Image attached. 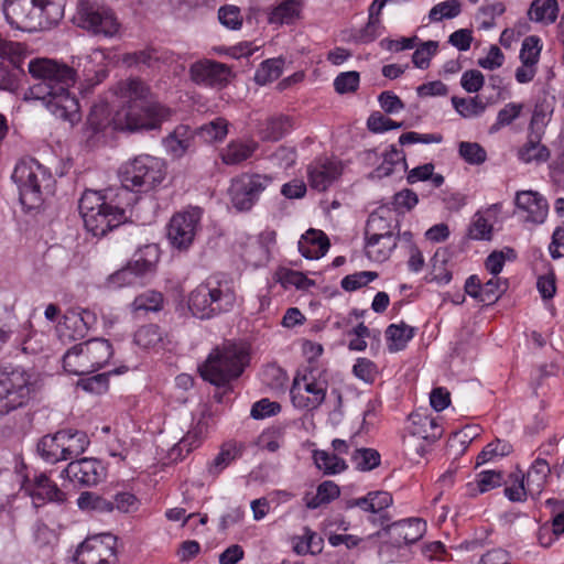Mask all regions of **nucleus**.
Returning <instances> with one entry per match:
<instances>
[{
	"instance_id": "4c0bfd02",
	"label": "nucleus",
	"mask_w": 564,
	"mask_h": 564,
	"mask_svg": "<svg viewBox=\"0 0 564 564\" xmlns=\"http://www.w3.org/2000/svg\"><path fill=\"white\" fill-rule=\"evenodd\" d=\"M414 336V328L406 325L405 323L401 324H391L386 329V337L388 340V348L390 351H399L405 348L409 340H411Z\"/></svg>"
},
{
	"instance_id": "f257e3e1",
	"label": "nucleus",
	"mask_w": 564,
	"mask_h": 564,
	"mask_svg": "<svg viewBox=\"0 0 564 564\" xmlns=\"http://www.w3.org/2000/svg\"><path fill=\"white\" fill-rule=\"evenodd\" d=\"M28 70L37 80L24 93V99L42 100L56 118L72 123L80 119L79 102L69 93L76 82V72L64 63L50 58L30 61Z\"/></svg>"
},
{
	"instance_id": "c03bdc74",
	"label": "nucleus",
	"mask_w": 564,
	"mask_h": 564,
	"mask_svg": "<svg viewBox=\"0 0 564 564\" xmlns=\"http://www.w3.org/2000/svg\"><path fill=\"white\" fill-rule=\"evenodd\" d=\"M0 58L1 62L8 61L14 68L22 67L25 58L24 46L19 42L3 39L0 35Z\"/></svg>"
},
{
	"instance_id": "cd10ccee",
	"label": "nucleus",
	"mask_w": 564,
	"mask_h": 564,
	"mask_svg": "<svg viewBox=\"0 0 564 564\" xmlns=\"http://www.w3.org/2000/svg\"><path fill=\"white\" fill-rule=\"evenodd\" d=\"M35 489L30 492L33 501H53L64 503L66 495L56 484H54L45 474H41L34 478Z\"/></svg>"
},
{
	"instance_id": "e2e57ef3",
	"label": "nucleus",
	"mask_w": 564,
	"mask_h": 564,
	"mask_svg": "<svg viewBox=\"0 0 564 564\" xmlns=\"http://www.w3.org/2000/svg\"><path fill=\"white\" fill-rule=\"evenodd\" d=\"M419 203L416 193L412 189L404 188L395 193L392 197V209L399 214L410 212Z\"/></svg>"
},
{
	"instance_id": "c9c22d12",
	"label": "nucleus",
	"mask_w": 564,
	"mask_h": 564,
	"mask_svg": "<svg viewBox=\"0 0 564 564\" xmlns=\"http://www.w3.org/2000/svg\"><path fill=\"white\" fill-rule=\"evenodd\" d=\"M258 148L254 141H232L221 153V159L225 164L235 165L249 159Z\"/></svg>"
},
{
	"instance_id": "39448f33",
	"label": "nucleus",
	"mask_w": 564,
	"mask_h": 564,
	"mask_svg": "<svg viewBox=\"0 0 564 564\" xmlns=\"http://www.w3.org/2000/svg\"><path fill=\"white\" fill-rule=\"evenodd\" d=\"M236 302L232 282L214 274L198 284L188 295V308L198 318L207 319L229 312Z\"/></svg>"
},
{
	"instance_id": "a878e982",
	"label": "nucleus",
	"mask_w": 564,
	"mask_h": 564,
	"mask_svg": "<svg viewBox=\"0 0 564 564\" xmlns=\"http://www.w3.org/2000/svg\"><path fill=\"white\" fill-rule=\"evenodd\" d=\"M113 128V115L111 116L109 104L100 101L94 104L86 121V132H89V138L104 132L107 128Z\"/></svg>"
},
{
	"instance_id": "a211bd4d",
	"label": "nucleus",
	"mask_w": 564,
	"mask_h": 564,
	"mask_svg": "<svg viewBox=\"0 0 564 564\" xmlns=\"http://www.w3.org/2000/svg\"><path fill=\"white\" fill-rule=\"evenodd\" d=\"M73 484L91 487L98 485L107 476L104 464L96 458H80L72 460L62 471Z\"/></svg>"
},
{
	"instance_id": "6e6d98bb",
	"label": "nucleus",
	"mask_w": 564,
	"mask_h": 564,
	"mask_svg": "<svg viewBox=\"0 0 564 564\" xmlns=\"http://www.w3.org/2000/svg\"><path fill=\"white\" fill-rule=\"evenodd\" d=\"M17 332V317L12 310L0 307V349Z\"/></svg>"
},
{
	"instance_id": "2eb2a0df",
	"label": "nucleus",
	"mask_w": 564,
	"mask_h": 564,
	"mask_svg": "<svg viewBox=\"0 0 564 564\" xmlns=\"http://www.w3.org/2000/svg\"><path fill=\"white\" fill-rule=\"evenodd\" d=\"M202 209L194 207L172 216L167 225V239L174 248L186 250L194 241Z\"/></svg>"
},
{
	"instance_id": "58836bf2",
	"label": "nucleus",
	"mask_w": 564,
	"mask_h": 564,
	"mask_svg": "<svg viewBox=\"0 0 564 564\" xmlns=\"http://www.w3.org/2000/svg\"><path fill=\"white\" fill-rule=\"evenodd\" d=\"M557 13V0H533L528 12L530 20L549 24L556 21Z\"/></svg>"
},
{
	"instance_id": "1a4fd4ad",
	"label": "nucleus",
	"mask_w": 564,
	"mask_h": 564,
	"mask_svg": "<svg viewBox=\"0 0 564 564\" xmlns=\"http://www.w3.org/2000/svg\"><path fill=\"white\" fill-rule=\"evenodd\" d=\"M113 355L111 343L91 338L70 347L63 356V368L76 376L90 375L104 368Z\"/></svg>"
},
{
	"instance_id": "4d7b16f0",
	"label": "nucleus",
	"mask_w": 564,
	"mask_h": 564,
	"mask_svg": "<svg viewBox=\"0 0 564 564\" xmlns=\"http://www.w3.org/2000/svg\"><path fill=\"white\" fill-rule=\"evenodd\" d=\"M377 278L378 273L375 271H360L343 278L340 281V286L347 292H352L362 286H366Z\"/></svg>"
},
{
	"instance_id": "ea45409f",
	"label": "nucleus",
	"mask_w": 564,
	"mask_h": 564,
	"mask_svg": "<svg viewBox=\"0 0 564 564\" xmlns=\"http://www.w3.org/2000/svg\"><path fill=\"white\" fill-rule=\"evenodd\" d=\"M167 55L164 52H160L154 47H148L138 52L127 53L123 56V62L129 65H145L148 67H154L159 63H165Z\"/></svg>"
},
{
	"instance_id": "7c9ffc66",
	"label": "nucleus",
	"mask_w": 564,
	"mask_h": 564,
	"mask_svg": "<svg viewBox=\"0 0 564 564\" xmlns=\"http://www.w3.org/2000/svg\"><path fill=\"white\" fill-rule=\"evenodd\" d=\"M63 436L61 432L54 435H45L37 443V452L40 456L50 464H55L59 460H67L66 453L63 452Z\"/></svg>"
},
{
	"instance_id": "5fc2aeb1",
	"label": "nucleus",
	"mask_w": 564,
	"mask_h": 564,
	"mask_svg": "<svg viewBox=\"0 0 564 564\" xmlns=\"http://www.w3.org/2000/svg\"><path fill=\"white\" fill-rule=\"evenodd\" d=\"M240 455V448L236 444H225L218 455L214 458L209 471L213 474H219L226 468L232 460Z\"/></svg>"
},
{
	"instance_id": "e433bc0d",
	"label": "nucleus",
	"mask_w": 564,
	"mask_h": 564,
	"mask_svg": "<svg viewBox=\"0 0 564 564\" xmlns=\"http://www.w3.org/2000/svg\"><path fill=\"white\" fill-rule=\"evenodd\" d=\"M192 139L188 127L181 124L164 139V147L173 156L181 158L189 149Z\"/></svg>"
},
{
	"instance_id": "9b49d317",
	"label": "nucleus",
	"mask_w": 564,
	"mask_h": 564,
	"mask_svg": "<svg viewBox=\"0 0 564 564\" xmlns=\"http://www.w3.org/2000/svg\"><path fill=\"white\" fill-rule=\"evenodd\" d=\"M78 209L85 228L95 237H104L126 223L107 208L98 191H85L79 199Z\"/></svg>"
},
{
	"instance_id": "603ef678",
	"label": "nucleus",
	"mask_w": 564,
	"mask_h": 564,
	"mask_svg": "<svg viewBox=\"0 0 564 564\" xmlns=\"http://www.w3.org/2000/svg\"><path fill=\"white\" fill-rule=\"evenodd\" d=\"M540 37L530 35L523 40L520 59L523 66L533 67L539 62L541 52Z\"/></svg>"
},
{
	"instance_id": "9d476101",
	"label": "nucleus",
	"mask_w": 564,
	"mask_h": 564,
	"mask_svg": "<svg viewBox=\"0 0 564 564\" xmlns=\"http://www.w3.org/2000/svg\"><path fill=\"white\" fill-rule=\"evenodd\" d=\"M166 176V164L162 159L141 154L129 160L119 170L120 182L137 193L156 188Z\"/></svg>"
},
{
	"instance_id": "f8f14e48",
	"label": "nucleus",
	"mask_w": 564,
	"mask_h": 564,
	"mask_svg": "<svg viewBox=\"0 0 564 564\" xmlns=\"http://www.w3.org/2000/svg\"><path fill=\"white\" fill-rule=\"evenodd\" d=\"M159 258L160 251L156 245L150 243L139 248L123 268L107 278L106 286L119 289L140 283L144 275L155 270Z\"/></svg>"
},
{
	"instance_id": "0eeeda50",
	"label": "nucleus",
	"mask_w": 564,
	"mask_h": 564,
	"mask_svg": "<svg viewBox=\"0 0 564 564\" xmlns=\"http://www.w3.org/2000/svg\"><path fill=\"white\" fill-rule=\"evenodd\" d=\"M395 232H399V220L393 219L392 209L380 206L373 210L365 228L366 256L375 262H384L397 247Z\"/></svg>"
},
{
	"instance_id": "4be33fe9",
	"label": "nucleus",
	"mask_w": 564,
	"mask_h": 564,
	"mask_svg": "<svg viewBox=\"0 0 564 564\" xmlns=\"http://www.w3.org/2000/svg\"><path fill=\"white\" fill-rule=\"evenodd\" d=\"M392 496L388 491H370L365 497L347 501L346 507L348 509L358 507L364 511L378 514L370 518V521L383 527L390 520L384 510L392 505Z\"/></svg>"
},
{
	"instance_id": "412c9836",
	"label": "nucleus",
	"mask_w": 564,
	"mask_h": 564,
	"mask_svg": "<svg viewBox=\"0 0 564 564\" xmlns=\"http://www.w3.org/2000/svg\"><path fill=\"white\" fill-rule=\"evenodd\" d=\"M340 162L328 158H319L307 167L308 183L313 189L326 191L340 175Z\"/></svg>"
},
{
	"instance_id": "b1692460",
	"label": "nucleus",
	"mask_w": 564,
	"mask_h": 564,
	"mask_svg": "<svg viewBox=\"0 0 564 564\" xmlns=\"http://www.w3.org/2000/svg\"><path fill=\"white\" fill-rule=\"evenodd\" d=\"M99 193L101 194V202H105L107 208L116 214L118 219L127 221L126 210L135 200L134 193L137 192L121 184L119 187L107 188Z\"/></svg>"
},
{
	"instance_id": "6ab92c4d",
	"label": "nucleus",
	"mask_w": 564,
	"mask_h": 564,
	"mask_svg": "<svg viewBox=\"0 0 564 564\" xmlns=\"http://www.w3.org/2000/svg\"><path fill=\"white\" fill-rule=\"evenodd\" d=\"M302 380L304 381V390L311 394V397L303 398L297 397L295 394V390L300 386L299 379L295 378L291 393L292 399L294 402H297L296 404L299 406L314 410L317 409L324 401L326 397V391L328 387V382L325 378L322 377V373L318 375V377L315 376V370L312 367H308L305 369V373L303 375Z\"/></svg>"
},
{
	"instance_id": "338daca9",
	"label": "nucleus",
	"mask_w": 564,
	"mask_h": 564,
	"mask_svg": "<svg viewBox=\"0 0 564 564\" xmlns=\"http://www.w3.org/2000/svg\"><path fill=\"white\" fill-rule=\"evenodd\" d=\"M437 47L438 42L436 41L423 42L412 55L414 66L421 69L427 68L430 66L431 57L436 53Z\"/></svg>"
},
{
	"instance_id": "ddd939ff",
	"label": "nucleus",
	"mask_w": 564,
	"mask_h": 564,
	"mask_svg": "<svg viewBox=\"0 0 564 564\" xmlns=\"http://www.w3.org/2000/svg\"><path fill=\"white\" fill-rule=\"evenodd\" d=\"M78 25L94 35L115 36L120 28L115 13L109 8L99 7L88 1H79L77 7Z\"/></svg>"
},
{
	"instance_id": "4468645a",
	"label": "nucleus",
	"mask_w": 564,
	"mask_h": 564,
	"mask_svg": "<svg viewBox=\"0 0 564 564\" xmlns=\"http://www.w3.org/2000/svg\"><path fill=\"white\" fill-rule=\"evenodd\" d=\"M271 182L270 176L261 174H242L234 178L229 187L232 206L239 212L250 210Z\"/></svg>"
},
{
	"instance_id": "680f3d73",
	"label": "nucleus",
	"mask_w": 564,
	"mask_h": 564,
	"mask_svg": "<svg viewBox=\"0 0 564 564\" xmlns=\"http://www.w3.org/2000/svg\"><path fill=\"white\" fill-rule=\"evenodd\" d=\"M505 482L503 474L499 470H481L477 475L476 488L479 494L490 491Z\"/></svg>"
},
{
	"instance_id": "f3484780",
	"label": "nucleus",
	"mask_w": 564,
	"mask_h": 564,
	"mask_svg": "<svg viewBox=\"0 0 564 564\" xmlns=\"http://www.w3.org/2000/svg\"><path fill=\"white\" fill-rule=\"evenodd\" d=\"M188 75L196 85L218 88L226 87L234 76L228 65L207 58L193 63Z\"/></svg>"
},
{
	"instance_id": "dca6fc26",
	"label": "nucleus",
	"mask_w": 564,
	"mask_h": 564,
	"mask_svg": "<svg viewBox=\"0 0 564 564\" xmlns=\"http://www.w3.org/2000/svg\"><path fill=\"white\" fill-rule=\"evenodd\" d=\"M105 539H86L77 546L73 561L76 564H117V538L108 534Z\"/></svg>"
},
{
	"instance_id": "bb28decb",
	"label": "nucleus",
	"mask_w": 564,
	"mask_h": 564,
	"mask_svg": "<svg viewBox=\"0 0 564 564\" xmlns=\"http://www.w3.org/2000/svg\"><path fill=\"white\" fill-rule=\"evenodd\" d=\"M409 419L412 423L409 427L410 435L430 443L435 442L442 436V430L435 419L421 414H410Z\"/></svg>"
},
{
	"instance_id": "a19ab883",
	"label": "nucleus",
	"mask_w": 564,
	"mask_h": 564,
	"mask_svg": "<svg viewBox=\"0 0 564 564\" xmlns=\"http://www.w3.org/2000/svg\"><path fill=\"white\" fill-rule=\"evenodd\" d=\"M127 367H121L109 372L97 373L91 377L83 378L77 381L76 386L86 392L101 394L109 388V376L122 373L127 371Z\"/></svg>"
},
{
	"instance_id": "864d4df0",
	"label": "nucleus",
	"mask_w": 564,
	"mask_h": 564,
	"mask_svg": "<svg viewBox=\"0 0 564 564\" xmlns=\"http://www.w3.org/2000/svg\"><path fill=\"white\" fill-rule=\"evenodd\" d=\"M507 290V281L499 276H492L486 283H482L481 303L486 305L495 304Z\"/></svg>"
},
{
	"instance_id": "72a5a7b5",
	"label": "nucleus",
	"mask_w": 564,
	"mask_h": 564,
	"mask_svg": "<svg viewBox=\"0 0 564 564\" xmlns=\"http://www.w3.org/2000/svg\"><path fill=\"white\" fill-rule=\"evenodd\" d=\"M63 436V452L66 453L67 460L74 459L85 452L89 445L87 434L78 430H61Z\"/></svg>"
},
{
	"instance_id": "7ed1b4c3",
	"label": "nucleus",
	"mask_w": 564,
	"mask_h": 564,
	"mask_svg": "<svg viewBox=\"0 0 564 564\" xmlns=\"http://www.w3.org/2000/svg\"><path fill=\"white\" fill-rule=\"evenodd\" d=\"M65 7L66 0H4L2 10L13 29L34 33L57 26Z\"/></svg>"
},
{
	"instance_id": "f03ea898",
	"label": "nucleus",
	"mask_w": 564,
	"mask_h": 564,
	"mask_svg": "<svg viewBox=\"0 0 564 564\" xmlns=\"http://www.w3.org/2000/svg\"><path fill=\"white\" fill-rule=\"evenodd\" d=\"M116 94L126 102L113 113V130L130 133L159 131L172 110L152 98L151 88L139 78L118 83Z\"/></svg>"
},
{
	"instance_id": "2f4dec72",
	"label": "nucleus",
	"mask_w": 564,
	"mask_h": 564,
	"mask_svg": "<svg viewBox=\"0 0 564 564\" xmlns=\"http://www.w3.org/2000/svg\"><path fill=\"white\" fill-rule=\"evenodd\" d=\"M292 128L291 119L284 115L269 117L260 128V137L265 141H279Z\"/></svg>"
},
{
	"instance_id": "69168bd1",
	"label": "nucleus",
	"mask_w": 564,
	"mask_h": 564,
	"mask_svg": "<svg viewBox=\"0 0 564 564\" xmlns=\"http://www.w3.org/2000/svg\"><path fill=\"white\" fill-rule=\"evenodd\" d=\"M383 30L380 19L368 18L367 24L356 33L355 40L360 44L371 43L382 34Z\"/></svg>"
},
{
	"instance_id": "79ce46f5",
	"label": "nucleus",
	"mask_w": 564,
	"mask_h": 564,
	"mask_svg": "<svg viewBox=\"0 0 564 564\" xmlns=\"http://www.w3.org/2000/svg\"><path fill=\"white\" fill-rule=\"evenodd\" d=\"M313 459L316 467L325 475H336L347 469V464L343 458L326 451H314Z\"/></svg>"
},
{
	"instance_id": "393cba45",
	"label": "nucleus",
	"mask_w": 564,
	"mask_h": 564,
	"mask_svg": "<svg viewBox=\"0 0 564 564\" xmlns=\"http://www.w3.org/2000/svg\"><path fill=\"white\" fill-rule=\"evenodd\" d=\"M329 246V239L322 230L308 229L299 241V251L306 259H319L326 254Z\"/></svg>"
},
{
	"instance_id": "37998d69",
	"label": "nucleus",
	"mask_w": 564,
	"mask_h": 564,
	"mask_svg": "<svg viewBox=\"0 0 564 564\" xmlns=\"http://www.w3.org/2000/svg\"><path fill=\"white\" fill-rule=\"evenodd\" d=\"M77 506L83 511H95L99 513L112 512L113 503L96 492L84 491L77 499Z\"/></svg>"
},
{
	"instance_id": "6e6552de",
	"label": "nucleus",
	"mask_w": 564,
	"mask_h": 564,
	"mask_svg": "<svg viewBox=\"0 0 564 564\" xmlns=\"http://www.w3.org/2000/svg\"><path fill=\"white\" fill-rule=\"evenodd\" d=\"M40 390L37 379L20 366L0 367V415L26 406Z\"/></svg>"
},
{
	"instance_id": "0e129e2a",
	"label": "nucleus",
	"mask_w": 564,
	"mask_h": 564,
	"mask_svg": "<svg viewBox=\"0 0 564 564\" xmlns=\"http://www.w3.org/2000/svg\"><path fill=\"white\" fill-rule=\"evenodd\" d=\"M202 137L208 142L221 141L228 133L227 121L224 118L206 123L199 129Z\"/></svg>"
},
{
	"instance_id": "c85d7f7f",
	"label": "nucleus",
	"mask_w": 564,
	"mask_h": 564,
	"mask_svg": "<svg viewBox=\"0 0 564 564\" xmlns=\"http://www.w3.org/2000/svg\"><path fill=\"white\" fill-rule=\"evenodd\" d=\"M541 131H531L528 141L519 150V159L524 163L533 161L538 163L546 162L550 159V150L541 144Z\"/></svg>"
},
{
	"instance_id": "bf43d9fd",
	"label": "nucleus",
	"mask_w": 564,
	"mask_h": 564,
	"mask_svg": "<svg viewBox=\"0 0 564 564\" xmlns=\"http://www.w3.org/2000/svg\"><path fill=\"white\" fill-rule=\"evenodd\" d=\"M512 446L500 440L487 444L477 456V466L482 465L494 457H503L511 452Z\"/></svg>"
},
{
	"instance_id": "a18cd8bd",
	"label": "nucleus",
	"mask_w": 564,
	"mask_h": 564,
	"mask_svg": "<svg viewBox=\"0 0 564 564\" xmlns=\"http://www.w3.org/2000/svg\"><path fill=\"white\" fill-rule=\"evenodd\" d=\"M284 62L281 58H270L261 63L254 74V80L259 85H267L276 80L283 70Z\"/></svg>"
},
{
	"instance_id": "8fccbe9b",
	"label": "nucleus",
	"mask_w": 564,
	"mask_h": 564,
	"mask_svg": "<svg viewBox=\"0 0 564 564\" xmlns=\"http://www.w3.org/2000/svg\"><path fill=\"white\" fill-rule=\"evenodd\" d=\"M462 11L459 0H446L435 4L429 13V19L432 22H438L443 19L456 18Z\"/></svg>"
},
{
	"instance_id": "09e8293b",
	"label": "nucleus",
	"mask_w": 564,
	"mask_h": 564,
	"mask_svg": "<svg viewBox=\"0 0 564 564\" xmlns=\"http://www.w3.org/2000/svg\"><path fill=\"white\" fill-rule=\"evenodd\" d=\"M351 460L359 470H372L380 465V454L373 448H358L354 452Z\"/></svg>"
},
{
	"instance_id": "f704fd0d",
	"label": "nucleus",
	"mask_w": 564,
	"mask_h": 564,
	"mask_svg": "<svg viewBox=\"0 0 564 564\" xmlns=\"http://www.w3.org/2000/svg\"><path fill=\"white\" fill-rule=\"evenodd\" d=\"M302 2L299 0H283L269 13L271 24H291L301 13Z\"/></svg>"
},
{
	"instance_id": "aec40b11",
	"label": "nucleus",
	"mask_w": 564,
	"mask_h": 564,
	"mask_svg": "<svg viewBox=\"0 0 564 564\" xmlns=\"http://www.w3.org/2000/svg\"><path fill=\"white\" fill-rule=\"evenodd\" d=\"M426 523L419 518H410L393 523H386L382 527L384 533H387L391 543L401 547L402 545H409L417 542L424 534Z\"/></svg>"
},
{
	"instance_id": "052dcab7",
	"label": "nucleus",
	"mask_w": 564,
	"mask_h": 564,
	"mask_svg": "<svg viewBox=\"0 0 564 564\" xmlns=\"http://www.w3.org/2000/svg\"><path fill=\"white\" fill-rule=\"evenodd\" d=\"M24 75L22 67H10L4 62H0V89L15 91L19 87V76Z\"/></svg>"
},
{
	"instance_id": "473e14b6",
	"label": "nucleus",
	"mask_w": 564,
	"mask_h": 564,
	"mask_svg": "<svg viewBox=\"0 0 564 564\" xmlns=\"http://www.w3.org/2000/svg\"><path fill=\"white\" fill-rule=\"evenodd\" d=\"M165 337V332L159 325L147 324L134 333L133 341L143 349H155L164 347Z\"/></svg>"
},
{
	"instance_id": "3c124183",
	"label": "nucleus",
	"mask_w": 564,
	"mask_h": 564,
	"mask_svg": "<svg viewBox=\"0 0 564 564\" xmlns=\"http://www.w3.org/2000/svg\"><path fill=\"white\" fill-rule=\"evenodd\" d=\"M458 153L465 162L471 165H480L487 160L486 150L477 142L462 141Z\"/></svg>"
},
{
	"instance_id": "c756f323",
	"label": "nucleus",
	"mask_w": 564,
	"mask_h": 564,
	"mask_svg": "<svg viewBox=\"0 0 564 564\" xmlns=\"http://www.w3.org/2000/svg\"><path fill=\"white\" fill-rule=\"evenodd\" d=\"M398 164L402 165L404 172L408 170L405 153L395 144H391L383 154V162L369 173L368 177L375 180L390 176Z\"/></svg>"
},
{
	"instance_id": "13d9d810",
	"label": "nucleus",
	"mask_w": 564,
	"mask_h": 564,
	"mask_svg": "<svg viewBox=\"0 0 564 564\" xmlns=\"http://www.w3.org/2000/svg\"><path fill=\"white\" fill-rule=\"evenodd\" d=\"M404 126L402 121H394L379 111L372 112L367 119V128L373 133H382L389 130L400 129Z\"/></svg>"
},
{
	"instance_id": "774afa93",
	"label": "nucleus",
	"mask_w": 564,
	"mask_h": 564,
	"mask_svg": "<svg viewBox=\"0 0 564 564\" xmlns=\"http://www.w3.org/2000/svg\"><path fill=\"white\" fill-rule=\"evenodd\" d=\"M360 76L358 72L340 73L334 80V88L338 94L355 93L359 87Z\"/></svg>"
},
{
	"instance_id": "423d86ee",
	"label": "nucleus",
	"mask_w": 564,
	"mask_h": 564,
	"mask_svg": "<svg viewBox=\"0 0 564 564\" xmlns=\"http://www.w3.org/2000/svg\"><path fill=\"white\" fill-rule=\"evenodd\" d=\"M19 189V199L26 210L39 208L45 196L54 191L55 178L51 171L33 158L20 160L12 173Z\"/></svg>"
},
{
	"instance_id": "49530a36",
	"label": "nucleus",
	"mask_w": 564,
	"mask_h": 564,
	"mask_svg": "<svg viewBox=\"0 0 564 564\" xmlns=\"http://www.w3.org/2000/svg\"><path fill=\"white\" fill-rule=\"evenodd\" d=\"M454 109L464 118H473L482 115L486 110V104L478 96L473 98L452 97Z\"/></svg>"
},
{
	"instance_id": "20e7f679",
	"label": "nucleus",
	"mask_w": 564,
	"mask_h": 564,
	"mask_svg": "<svg viewBox=\"0 0 564 564\" xmlns=\"http://www.w3.org/2000/svg\"><path fill=\"white\" fill-rule=\"evenodd\" d=\"M249 360V352L242 345L226 341L210 351L198 371L205 381L224 388L242 375Z\"/></svg>"
},
{
	"instance_id": "5701e85b",
	"label": "nucleus",
	"mask_w": 564,
	"mask_h": 564,
	"mask_svg": "<svg viewBox=\"0 0 564 564\" xmlns=\"http://www.w3.org/2000/svg\"><path fill=\"white\" fill-rule=\"evenodd\" d=\"M516 206L524 214L525 221L542 224L549 212L546 200L536 192L522 191L516 195Z\"/></svg>"
},
{
	"instance_id": "de8ad7c7",
	"label": "nucleus",
	"mask_w": 564,
	"mask_h": 564,
	"mask_svg": "<svg viewBox=\"0 0 564 564\" xmlns=\"http://www.w3.org/2000/svg\"><path fill=\"white\" fill-rule=\"evenodd\" d=\"M131 306L134 312H159L163 308V295L158 291L148 290L135 296Z\"/></svg>"
}]
</instances>
